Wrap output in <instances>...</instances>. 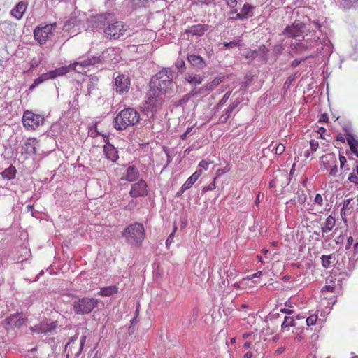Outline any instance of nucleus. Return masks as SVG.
Listing matches in <instances>:
<instances>
[{
  "label": "nucleus",
  "instance_id": "9b49d317",
  "mask_svg": "<svg viewBox=\"0 0 358 358\" xmlns=\"http://www.w3.org/2000/svg\"><path fill=\"white\" fill-rule=\"evenodd\" d=\"M130 85L131 80L129 76L120 74L115 78L113 89L117 93L122 94L129 92Z\"/></svg>",
  "mask_w": 358,
  "mask_h": 358
},
{
  "label": "nucleus",
  "instance_id": "e433bc0d",
  "mask_svg": "<svg viewBox=\"0 0 358 358\" xmlns=\"http://www.w3.org/2000/svg\"><path fill=\"white\" fill-rule=\"evenodd\" d=\"M175 66L179 72L182 73L185 70V62L182 59H178L175 63Z\"/></svg>",
  "mask_w": 358,
  "mask_h": 358
},
{
  "label": "nucleus",
  "instance_id": "13d9d810",
  "mask_svg": "<svg viewBox=\"0 0 358 358\" xmlns=\"http://www.w3.org/2000/svg\"><path fill=\"white\" fill-rule=\"evenodd\" d=\"M215 188V184L214 183H211L208 187H205L203 188V191L212 190V189H214Z\"/></svg>",
  "mask_w": 358,
  "mask_h": 358
},
{
  "label": "nucleus",
  "instance_id": "473e14b6",
  "mask_svg": "<svg viewBox=\"0 0 358 358\" xmlns=\"http://www.w3.org/2000/svg\"><path fill=\"white\" fill-rule=\"evenodd\" d=\"M196 180L192 176H189L186 182L182 185V191H186L196 182Z\"/></svg>",
  "mask_w": 358,
  "mask_h": 358
},
{
  "label": "nucleus",
  "instance_id": "412c9836",
  "mask_svg": "<svg viewBox=\"0 0 358 358\" xmlns=\"http://www.w3.org/2000/svg\"><path fill=\"white\" fill-rule=\"evenodd\" d=\"M103 152L106 157L113 162H116L119 158L116 148L110 143H106L103 148Z\"/></svg>",
  "mask_w": 358,
  "mask_h": 358
},
{
  "label": "nucleus",
  "instance_id": "603ef678",
  "mask_svg": "<svg viewBox=\"0 0 358 358\" xmlns=\"http://www.w3.org/2000/svg\"><path fill=\"white\" fill-rule=\"evenodd\" d=\"M225 2L231 8H234L237 5V0H225Z\"/></svg>",
  "mask_w": 358,
  "mask_h": 358
},
{
  "label": "nucleus",
  "instance_id": "a211bd4d",
  "mask_svg": "<svg viewBox=\"0 0 358 358\" xmlns=\"http://www.w3.org/2000/svg\"><path fill=\"white\" fill-rule=\"evenodd\" d=\"M187 61L196 69H203L206 66L204 59L201 56L196 54L188 55Z\"/></svg>",
  "mask_w": 358,
  "mask_h": 358
},
{
  "label": "nucleus",
  "instance_id": "f3484780",
  "mask_svg": "<svg viewBox=\"0 0 358 358\" xmlns=\"http://www.w3.org/2000/svg\"><path fill=\"white\" fill-rule=\"evenodd\" d=\"M303 28L304 25L302 23L294 22L292 25L285 28L284 34L288 37L296 38L302 35Z\"/></svg>",
  "mask_w": 358,
  "mask_h": 358
},
{
  "label": "nucleus",
  "instance_id": "de8ad7c7",
  "mask_svg": "<svg viewBox=\"0 0 358 358\" xmlns=\"http://www.w3.org/2000/svg\"><path fill=\"white\" fill-rule=\"evenodd\" d=\"M137 202L134 200H131L128 205H127L124 209L126 210H132L136 206Z\"/></svg>",
  "mask_w": 358,
  "mask_h": 358
},
{
  "label": "nucleus",
  "instance_id": "c03bdc74",
  "mask_svg": "<svg viewBox=\"0 0 358 358\" xmlns=\"http://www.w3.org/2000/svg\"><path fill=\"white\" fill-rule=\"evenodd\" d=\"M211 164L212 163L210 162L207 160H201L199 164V168H200L202 171L207 170Z\"/></svg>",
  "mask_w": 358,
  "mask_h": 358
},
{
  "label": "nucleus",
  "instance_id": "bb28decb",
  "mask_svg": "<svg viewBox=\"0 0 358 358\" xmlns=\"http://www.w3.org/2000/svg\"><path fill=\"white\" fill-rule=\"evenodd\" d=\"M336 220L334 217L329 215L325 221V223L322 227V234H327L332 230L334 227L335 226Z\"/></svg>",
  "mask_w": 358,
  "mask_h": 358
},
{
  "label": "nucleus",
  "instance_id": "a878e982",
  "mask_svg": "<svg viewBox=\"0 0 358 358\" xmlns=\"http://www.w3.org/2000/svg\"><path fill=\"white\" fill-rule=\"evenodd\" d=\"M185 79L189 83L196 85L202 83L203 76L200 74L187 73L185 76Z\"/></svg>",
  "mask_w": 358,
  "mask_h": 358
},
{
  "label": "nucleus",
  "instance_id": "5701e85b",
  "mask_svg": "<svg viewBox=\"0 0 358 358\" xmlns=\"http://www.w3.org/2000/svg\"><path fill=\"white\" fill-rule=\"evenodd\" d=\"M352 199H347L344 200L343 208L341 210V217L345 223L347 222V216L350 215L353 211V206L350 204Z\"/></svg>",
  "mask_w": 358,
  "mask_h": 358
},
{
  "label": "nucleus",
  "instance_id": "58836bf2",
  "mask_svg": "<svg viewBox=\"0 0 358 358\" xmlns=\"http://www.w3.org/2000/svg\"><path fill=\"white\" fill-rule=\"evenodd\" d=\"M317 320V315H311L306 319V324L308 326H312L314 325Z\"/></svg>",
  "mask_w": 358,
  "mask_h": 358
},
{
  "label": "nucleus",
  "instance_id": "20e7f679",
  "mask_svg": "<svg viewBox=\"0 0 358 358\" xmlns=\"http://www.w3.org/2000/svg\"><path fill=\"white\" fill-rule=\"evenodd\" d=\"M140 120L138 112L133 108H127L122 110L114 118V127L119 131L126 129L127 127L134 126Z\"/></svg>",
  "mask_w": 358,
  "mask_h": 358
},
{
  "label": "nucleus",
  "instance_id": "864d4df0",
  "mask_svg": "<svg viewBox=\"0 0 358 358\" xmlns=\"http://www.w3.org/2000/svg\"><path fill=\"white\" fill-rule=\"evenodd\" d=\"M237 106V103L236 104H232L231 106H229V108H227V113L228 114V115H229V114L231 113H232V111L234 110V109Z\"/></svg>",
  "mask_w": 358,
  "mask_h": 358
},
{
  "label": "nucleus",
  "instance_id": "052dcab7",
  "mask_svg": "<svg viewBox=\"0 0 358 358\" xmlns=\"http://www.w3.org/2000/svg\"><path fill=\"white\" fill-rule=\"evenodd\" d=\"M90 136L94 137V138L96 137L97 135H100L101 134L100 133H99L96 131V129H95L94 131L90 130Z\"/></svg>",
  "mask_w": 358,
  "mask_h": 358
},
{
  "label": "nucleus",
  "instance_id": "a18cd8bd",
  "mask_svg": "<svg viewBox=\"0 0 358 358\" xmlns=\"http://www.w3.org/2000/svg\"><path fill=\"white\" fill-rule=\"evenodd\" d=\"M314 202L315 204L322 207L323 206V198L320 194H317L314 198Z\"/></svg>",
  "mask_w": 358,
  "mask_h": 358
},
{
  "label": "nucleus",
  "instance_id": "f704fd0d",
  "mask_svg": "<svg viewBox=\"0 0 358 358\" xmlns=\"http://www.w3.org/2000/svg\"><path fill=\"white\" fill-rule=\"evenodd\" d=\"M278 176L281 177V178H285L287 179V175L286 173H281V172H279V174L278 175H276L274 178L269 183V186L270 187H275L276 186L278 185V182H279V180H278Z\"/></svg>",
  "mask_w": 358,
  "mask_h": 358
},
{
  "label": "nucleus",
  "instance_id": "79ce46f5",
  "mask_svg": "<svg viewBox=\"0 0 358 358\" xmlns=\"http://www.w3.org/2000/svg\"><path fill=\"white\" fill-rule=\"evenodd\" d=\"M274 150H275V153L276 155H280L285 152V147L283 144L279 143L278 145H277L275 147Z\"/></svg>",
  "mask_w": 358,
  "mask_h": 358
},
{
  "label": "nucleus",
  "instance_id": "423d86ee",
  "mask_svg": "<svg viewBox=\"0 0 358 358\" xmlns=\"http://www.w3.org/2000/svg\"><path fill=\"white\" fill-rule=\"evenodd\" d=\"M320 166L322 171H327L329 178H335L338 173V160L334 153L323 155L320 159Z\"/></svg>",
  "mask_w": 358,
  "mask_h": 358
},
{
  "label": "nucleus",
  "instance_id": "774afa93",
  "mask_svg": "<svg viewBox=\"0 0 358 358\" xmlns=\"http://www.w3.org/2000/svg\"><path fill=\"white\" fill-rule=\"evenodd\" d=\"M252 357V354L250 352H248L244 355V358H251Z\"/></svg>",
  "mask_w": 358,
  "mask_h": 358
},
{
  "label": "nucleus",
  "instance_id": "4be33fe9",
  "mask_svg": "<svg viewBox=\"0 0 358 358\" xmlns=\"http://www.w3.org/2000/svg\"><path fill=\"white\" fill-rule=\"evenodd\" d=\"M139 177V171L134 166H129L123 176L122 180H125L129 182H134Z\"/></svg>",
  "mask_w": 358,
  "mask_h": 358
},
{
  "label": "nucleus",
  "instance_id": "6e6d98bb",
  "mask_svg": "<svg viewBox=\"0 0 358 358\" xmlns=\"http://www.w3.org/2000/svg\"><path fill=\"white\" fill-rule=\"evenodd\" d=\"M325 131L326 129L324 127L319 128L318 132L320 134L321 138L323 139H326L325 136H324Z\"/></svg>",
  "mask_w": 358,
  "mask_h": 358
},
{
  "label": "nucleus",
  "instance_id": "0eeeda50",
  "mask_svg": "<svg viewBox=\"0 0 358 358\" xmlns=\"http://www.w3.org/2000/svg\"><path fill=\"white\" fill-rule=\"evenodd\" d=\"M99 300L94 298L84 297L73 302V308L76 314L85 315L90 313L97 306Z\"/></svg>",
  "mask_w": 358,
  "mask_h": 358
},
{
  "label": "nucleus",
  "instance_id": "a19ab883",
  "mask_svg": "<svg viewBox=\"0 0 358 358\" xmlns=\"http://www.w3.org/2000/svg\"><path fill=\"white\" fill-rule=\"evenodd\" d=\"M348 179L350 182L358 185V176L357 175L354 170L353 172L349 175Z\"/></svg>",
  "mask_w": 358,
  "mask_h": 358
},
{
  "label": "nucleus",
  "instance_id": "7c9ffc66",
  "mask_svg": "<svg viewBox=\"0 0 358 358\" xmlns=\"http://www.w3.org/2000/svg\"><path fill=\"white\" fill-rule=\"evenodd\" d=\"M348 143L350 145V150L353 153L358 152V141L351 135L347 137Z\"/></svg>",
  "mask_w": 358,
  "mask_h": 358
},
{
  "label": "nucleus",
  "instance_id": "f257e3e1",
  "mask_svg": "<svg viewBox=\"0 0 358 358\" xmlns=\"http://www.w3.org/2000/svg\"><path fill=\"white\" fill-rule=\"evenodd\" d=\"M102 61L103 57L101 56H87V58L85 57H80L78 59V61L69 66H62L55 70L49 71V76L51 79H53L57 76L66 74L71 70H74L78 73H82L85 68L101 63Z\"/></svg>",
  "mask_w": 358,
  "mask_h": 358
},
{
  "label": "nucleus",
  "instance_id": "f8f14e48",
  "mask_svg": "<svg viewBox=\"0 0 358 358\" xmlns=\"http://www.w3.org/2000/svg\"><path fill=\"white\" fill-rule=\"evenodd\" d=\"M148 194V186L143 180L131 185L129 195L132 198L144 197Z\"/></svg>",
  "mask_w": 358,
  "mask_h": 358
},
{
  "label": "nucleus",
  "instance_id": "1a4fd4ad",
  "mask_svg": "<svg viewBox=\"0 0 358 358\" xmlns=\"http://www.w3.org/2000/svg\"><path fill=\"white\" fill-rule=\"evenodd\" d=\"M56 23H52L42 27H37L34 31L36 41L41 44L45 43L48 38L53 36V31L56 28Z\"/></svg>",
  "mask_w": 358,
  "mask_h": 358
},
{
  "label": "nucleus",
  "instance_id": "cd10ccee",
  "mask_svg": "<svg viewBox=\"0 0 358 358\" xmlns=\"http://www.w3.org/2000/svg\"><path fill=\"white\" fill-rule=\"evenodd\" d=\"M118 288L115 285H111L101 288L100 291L97 294L102 296H110L114 294H116Z\"/></svg>",
  "mask_w": 358,
  "mask_h": 358
},
{
  "label": "nucleus",
  "instance_id": "c756f323",
  "mask_svg": "<svg viewBox=\"0 0 358 358\" xmlns=\"http://www.w3.org/2000/svg\"><path fill=\"white\" fill-rule=\"evenodd\" d=\"M336 257L333 254L321 257L322 265L325 268H329L331 264L334 263Z\"/></svg>",
  "mask_w": 358,
  "mask_h": 358
},
{
  "label": "nucleus",
  "instance_id": "dca6fc26",
  "mask_svg": "<svg viewBox=\"0 0 358 358\" xmlns=\"http://www.w3.org/2000/svg\"><path fill=\"white\" fill-rule=\"evenodd\" d=\"M57 327V322L48 323L46 322H41V323L30 327L32 332L36 334H46L52 331Z\"/></svg>",
  "mask_w": 358,
  "mask_h": 358
},
{
  "label": "nucleus",
  "instance_id": "aec40b11",
  "mask_svg": "<svg viewBox=\"0 0 358 358\" xmlns=\"http://www.w3.org/2000/svg\"><path fill=\"white\" fill-rule=\"evenodd\" d=\"M27 8V3L24 1H20L11 10L10 15L17 20H20Z\"/></svg>",
  "mask_w": 358,
  "mask_h": 358
},
{
  "label": "nucleus",
  "instance_id": "4468645a",
  "mask_svg": "<svg viewBox=\"0 0 358 358\" xmlns=\"http://www.w3.org/2000/svg\"><path fill=\"white\" fill-rule=\"evenodd\" d=\"M255 8V7L254 6H252L250 3H245L241 8L239 13H236V11H237L236 9H234L231 12V13H232V14L236 13V15L234 17H231V18L234 19V20H248V18H250L254 15Z\"/></svg>",
  "mask_w": 358,
  "mask_h": 358
},
{
  "label": "nucleus",
  "instance_id": "4c0bfd02",
  "mask_svg": "<svg viewBox=\"0 0 358 358\" xmlns=\"http://www.w3.org/2000/svg\"><path fill=\"white\" fill-rule=\"evenodd\" d=\"M332 282V284H330V285H325L322 288V292H331V293H333L335 291V289H336V285H335V282Z\"/></svg>",
  "mask_w": 358,
  "mask_h": 358
},
{
  "label": "nucleus",
  "instance_id": "39448f33",
  "mask_svg": "<svg viewBox=\"0 0 358 358\" xmlns=\"http://www.w3.org/2000/svg\"><path fill=\"white\" fill-rule=\"evenodd\" d=\"M127 30V26H126L123 22L118 21L113 17L110 18L107 22L103 33L107 38L116 40L123 36Z\"/></svg>",
  "mask_w": 358,
  "mask_h": 358
},
{
  "label": "nucleus",
  "instance_id": "c9c22d12",
  "mask_svg": "<svg viewBox=\"0 0 358 358\" xmlns=\"http://www.w3.org/2000/svg\"><path fill=\"white\" fill-rule=\"evenodd\" d=\"M77 24V20L76 18L75 17H71L69 20H68L64 25V29L66 30V31H68L69 29H71V27H74L76 26V24Z\"/></svg>",
  "mask_w": 358,
  "mask_h": 358
},
{
  "label": "nucleus",
  "instance_id": "338daca9",
  "mask_svg": "<svg viewBox=\"0 0 358 358\" xmlns=\"http://www.w3.org/2000/svg\"><path fill=\"white\" fill-rule=\"evenodd\" d=\"M281 312L287 314H291L293 311L289 309L283 308L281 310Z\"/></svg>",
  "mask_w": 358,
  "mask_h": 358
},
{
  "label": "nucleus",
  "instance_id": "6e6552de",
  "mask_svg": "<svg viewBox=\"0 0 358 358\" xmlns=\"http://www.w3.org/2000/svg\"><path fill=\"white\" fill-rule=\"evenodd\" d=\"M44 121L43 116L35 114L29 110H26L22 117V124L27 129L35 130L39 126L43 124Z\"/></svg>",
  "mask_w": 358,
  "mask_h": 358
},
{
  "label": "nucleus",
  "instance_id": "09e8293b",
  "mask_svg": "<svg viewBox=\"0 0 358 358\" xmlns=\"http://www.w3.org/2000/svg\"><path fill=\"white\" fill-rule=\"evenodd\" d=\"M353 238L352 236H349L347 239V243H346V245H345V249L346 250H349L351 246H352V244L353 243Z\"/></svg>",
  "mask_w": 358,
  "mask_h": 358
},
{
  "label": "nucleus",
  "instance_id": "37998d69",
  "mask_svg": "<svg viewBox=\"0 0 358 358\" xmlns=\"http://www.w3.org/2000/svg\"><path fill=\"white\" fill-rule=\"evenodd\" d=\"M339 162H340V167L341 169H343L344 172H347L349 169L345 168V164L347 162L346 158L343 155H339ZM347 173H345L346 174Z\"/></svg>",
  "mask_w": 358,
  "mask_h": 358
},
{
  "label": "nucleus",
  "instance_id": "ddd939ff",
  "mask_svg": "<svg viewBox=\"0 0 358 358\" xmlns=\"http://www.w3.org/2000/svg\"><path fill=\"white\" fill-rule=\"evenodd\" d=\"M27 319L22 317L17 314H11L5 320V327L6 329H13L15 328H20L26 324Z\"/></svg>",
  "mask_w": 358,
  "mask_h": 358
},
{
  "label": "nucleus",
  "instance_id": "8fccbe9b",
  "mask_svg": "<svg viewBox=\"0 0 358 358\" xmlns=\"http://www.w3.org/2000/svg\"><path fill=\"white\" fill-rule=\"evenodd\" d=\"M203 171L199 168L192 176L197 180L201 176Z\"/></svg>",
  "mask_w": 358,
  "mask_h": 358
},
{
  "label": "nucleus",
  "instance_id": "9d476101",
  "mask_svg": "<svg viewBox=\"0 0 358 358\" xmlns=\"http://www.w3.org/2000/svg\"><path fill=\"white\" fill-rule=\"evenodd\" d=\"M162 94L161 92H159L155 88L150 87L146 94V104L151 111H156L157 108L162 103L163 99L161 96Z\"/></svg>",
  "mask_w": 358,
  "mask_h": 358
},
{
  "label": "nucleus",
  "instance_id": "2eb2a0df",
  "mask_svg": "<svg viewBox=\"0 0 358 358\" xmlns=\"http://www.w3.org/2000/svg\"><path fill=\"white\" fill-rule=\"evenodd\" d=\"M113 17L111 13H104L93 16L91 19V24L94 28L101 29L106 27L110 18Z\"/></svg>",
  "mask_w": 358,
  "mask_h": 358
},
{
  "label": "nucleus",
  "instance_id": "393cba45",
  "mask_svg": "<svg viewBox=\"0 0 358 358\" xmlns=\"http://www.w3.org/2000/svg\"><path fill=\"white\" fill-rule=\"evenodd\" d=\"M36 141L35 138H29L28 139L23 146L24 152L28 155H34L36 154Z\"/></svg>",
  "mask_w": 358,
  "mask_h": 358
},
{
  "label": "nucleus",
  "instance_id": "c85d7f7f",
  "mask_svg": "<svg viewBox=\"0 0 358 358\" xmlns=\"http://www.w3.org/2000/svg\"><path fill=\"white\" fill-rule=\"evenodd\" d=\"M16 169L15 166L10 165L8 168L6 169L3 171L1 173L3 178L7 180H12L15 178L16 176Z\"/></svg>",
  "mask_w": 358,
  "mask_h": 358
},
{
  "label": "nucleus",
  "instance_id": "69168bd1",
  "mask_svg": "<svg viewBox=\"0 0 358 358\" xmlns=\"http://www.w3.org/2000/svg\"><path fill=\"white\" fill-rule=\"evenodd\" d=\"M184 192H185V191H182V187H181V188H180V189L178 192H177V193H176V196H177V197H180V196L182 194V193H183Z\"/></svg>",
  "mask_w": 358,
  "mask_h": 358
},
{
  "label": "nucleus",
  "instance_id": "4d7b16f0",
  "mask_svg": "<svg viewBox=\"0 0 358 358\" xmlns=\"http://www.w3.org/2000/svg\"><path fill=\"white\" fill-rule=\"evenodd\" d=\"M85 341H86V336H83L81 338H80V351L82 350L83 348V345H84V343H85Z\"/></svg>",
  "mask_w": 358,
  "mask_h": 358
},
{
  "label": "nucleus",
  "instance_id": "680f3d73",
  "mask_svg": "<svg viewBox=\"0 0 358 358\" xmlns=\"http://www.w3.org/2000/svg\"><path fill=\"white\" fill-rule=\"evenodd\" d=\"M196 3H201L202 4H208L210 0H194Z\"/></svg>",
  "mask_w": 358,
  "mask_h": 358
},
{
  "label": "nucleus",
  "instance_id": "f03ea898",
  "mask_svg": "<svg viewBox=\"0 0 358 358\" xmlns=\"http://www.w3.org/2000/svg\"><path fill=\"white\" fill-rule=\"evenodd\" d=\"M173 76L174 72L171 69L164 68L152 78L150 87L161 92V94H170L173 91Z\"/></svg>",
  "mask_w": 358,
  "mask_h": 358
},
{
  "label": "nucleus",
  "instance_id": "2f4dec72",
  "mask_svg": "<svg viewBox=\"0 0 358 358\" xmlns=\"http://www.w3.org/2000/svg\"><path fill=\"white\" fill-rule=\"evenodd\" d=\"M49 79H51L50 76H49V72L43 73L38 78L35 79L34 81V84L31 85V89L33 88L35 86H37L45 80H48Z\"/></svg>",
  "mask_w": 358,
  "mask_h": 358
},
{
  "label": "nucleus",
  "instance_id": "0e129e2a",
  "mask_svg": "<svg viewBox=\"0 0 358 358\" xmlns=\"http://www.w3.org/2000/svg\"><path fill=\"white\" fill-rule=\"evenodd\" d=\"M237 45V43L236 42H230V43H226L224 44L225 48L228 47H232L233 45Z\"/></svg>",
  "mask_w": 358,
  "mask_h": 358
},
{
  "label": "nucleus",
  "instance_id": "49530a36",
  "mask_svg": "<svg viewBox=\"0 0 358 358\" xmlns=\"http://www.w3.org/2000/svg\"><path fill=\"white\" fill-rule=\"evenodd\" d=\"M96 81V79L95 78H92L89 80V81L87 83V89H88L89 92L91 90H94Z\"/></svg>",
  "mask_w": 358,
  "mask_h": 358
},
{
  "label": "nucleus",
  "instance_id": "ea45409f",
  "mask_svg": "<svg viewBox=\"0 0 358 358\" xmlns=\"http://www.w3.org/2000/svg\"><path fill=\"white\" fill-rule=\"evenodd\" d=\"M309 144H310V149L311 150V152H315L317 150L318 148H319V143L317 142V141L315 140V139H311L309 142Z\"/></svg>",
  "mask_w": 358,
  "mask_h": 358
},
{
  "label": "nucleus",
  "instance_id": "b1692460",
  "mask_svg": "<svg viewBox=\"0 0 358 358\" xmlns=\"http://www.w3.org/2000/svg\"><path fill=\"white\" fill-rule=\"evenodd\" d=\"M208 26L206 24H194L189 27L187 32L193 36H203L204 33L208 30Z\"/></svg>",
  "mask_w": 358,
  "mask_h": 358
},
{
  "label": "nucleus",
  "instance_id": "bf43d9fd",
  "mask_svg": "<svg viewBox=\"0 0 358 358\" xmlns=\"http://www.w3.org/2000/svg\"><path fill=\"white\" fill-rule=\"evenodd\" d=\"M285 347H279L275 352L276 355H280L285 351Z\"/></svg>",
  "mask_w": 358,
  "mask_h": 358
},
{
  "label": "nucleus",
  "instance_id": "e2e57ef3",
  "mask_svg": "<svg viewBox=\"0 0 358 358\" xmlns=\"http://www.w3.org/2000/svg\"><path fill=\"white\" fill-rule=\"evenodd\" d=\"M172 241H173V236H172V234H171L166 239V245L168 246L169 244H171L172 243Z\"/></svg>",
  "mask_w": 358,
  "mask_h": 358
},
{
  "label": "nucleus",
  "instance_id": "5fc2aeb1",
  "mask_svg": "<svg viewBox=\"0 0 358 358\" xmlns=\"http://www.w3.org/2000/svg\"><path fill=\"white\" fill-rule=\"evenodd\" d=\"M352 164H352L353 170L355 171V172L358 176V162L357 161H353Z\"/></svg>",
  "mask_w": 358,
  "mask_h": 358
},
{
  "label": "nucleus",
  "instance_id": "6ab92c4d",
  "mask_svg": "<svg viewBox=\"0 0 358 358\" xmlns=\"http://www.w3.org/2000/svg\"><path fill=\"white\" fill-rule=\"evenodd\" d=\"M294 152H297L299 156L303 157L304 160L313 158V152H311L310 149L308 148L307 145L304 146L301 143H298L294 145Z\"/></svg>",
  "mask_w": 358,
  "mask_h": 358
},
{
  "label": "nucleus",
  "instance_id": "72a5a7b5",
  "mask_svg": "<svg viewBox=\"0 0 358 358\" xmlns=\"http://www.w3.org/2000/svg\"><path fill=\"white\" fill-rule=\"evenodd\" d=\"M295 325L294 320L293 317L289 316H285L284 318V321L282 324V328L285 329L286 327H292Z\"/></svg>",
  "mask_w": 358,
  "mask_h": 358
},
{
  "label": "nucleus",
  "instance_id": "7ed1b4c3",
  "mask_svg": "<svg viewBox=\"0 0 358 358\" xmlns=\"http://www.w3.org/2000/svg\"><path fill=\"white\" fill-rule=\"evenodd\" d=\"M122 237L131 247H139L145 238L144 226L137 222L131 223L123 229Z\"/></svg>",
  "mask_w": 358,
  "mask_h": 358
},
{
  "label": "nucleus",
  "instance_id": "3c124183",
  "mask_svg": "<svg viewBox=\"0 0 358 358\" xmlns=\"http://www.w3.org/2000/svg\"><path fill=\"white\" fill-rule=\"evenodd\" d=\"M328 120H329V117L326 113L322 114L319 119L320 122H327Z\"/></svg>",
  "mask_w": 358,
  "mask_h": 358
}]
</instances>
